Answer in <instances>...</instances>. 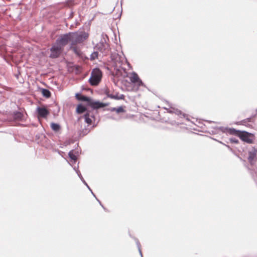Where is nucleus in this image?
<instances>
[{
	"label": "nucleus",
	"mask_w": 257,
	"mask_h": 257,
	"mask_svg": "<svg viewBox=\"0 0 257 257\" xmlns=\"http://www.w3.org/2000/svg\"><path fill=\"white\" fill-rule=\"evenodd\" d=\"M70 42L71 44L69 49L72 50L78 56H80V52L76 46V44L80 43V32L79 31L60 35L56 40L55 43L63 50L64 47Z\"/></svg>",
	"instance_id": "1"
},
{
	"label": "nucleus",
	"mask_w": 257,
	"mask_h": 257,
	"mask_svg": "<svg viewBox=\"0 0 257 257\" xmlns=\"http://www.w3.org/2000/svg\"><path fill=\"white\" fill-rule=\"evenodd\" d=\"M104 106V104L102 102L94 101L91 98L81 95V113L88 108L98 109Z\"/></svg>",
	"instance_id": "2"
},
{
	"label": "nucleus",
	"mask_w": 257,
	"mask_h": 257,
	"mask_svg": "<svg viewBox=\"0 0 257 257\" xmlns=\"http://www.w3.org/2000/svg\"><path fill=\"white\" fill-rule=\"evenodd\" d=\"M102 77V71L99 68L93 69L91 71L89 82L92 86H97L100 82Z\"/></svg>",
	"instance_id": "3"
},
{
	"label": "nucleus",
	"mask_w": 257,
	"mask_h": 257,
	"mask_svg": "<svg viewBox=\"0 0 257 257\" xmlns=\"http://www.w3.org/2000/svg\"><path fill=\"white\" fill-rule=\"evenodd\" d=\"M74 150H72L68 153V156L70 159L69 164L73 168V169L75 171L78 177L80 178V173L79 170L78 166L79 163H78L77 165H76V163L77 162V157L74 154Z\"/></svg>",
	"instance_id": "4"
},
{
	"label": "nucleus",
	"mask_w": 257,
	"mask_h": 257,
	"mask_svg": "<svg viewBox=\"0 0 257 257\" xmlns=\"http://www.w3.org/2000/svg\"><path fill=\"white\" fill-rule=\"evenodd\" d=\"M239 138L243 142L248 144H252L254 139V135L245 131H241Z\"/></svg>",
	"instance_id": "5"
},
{
	"label": "nucleus",
	"mask_w": 257,
	"mask_h": 257,
	"mask_svg": "<svg viewBox=\"0 0 257 257\" xmlns=\"http://www.w3.org/2000/svg\"><path fill=\"white\" fill-rule=\"evenodd\" d=\"M63 49L56 43L50 49L51 53L49 57L51 58H57L60 55Z\"/></svg>",
	"instance_id": "6"
},
{
	"label": "nucleus",
	"mask_w": 257,
	"mask_h": 257,
	"mask_svg": "<svg viewBox=\"0 0 257 257\" xmlns=\"http://www.w3.org/2000/svg\"><path fill=\"white\" fill-rule=\"evenodd\" d=\"M129 78L131 82L136 85L138 87L143 85L142 81L136 72H133L132 73L130 74Z\"/></svg>",
	"instance_id": "7"
},
{
	"label": "nucleus",
	"mask_w": 257,
	"mask_h": 257,
	"mask_svg": "<svg viewBox=\"0 0 257 257\" xmlns=\"http://www.w3.org/2000/svg\"><path fill=\"white\" fill-rule=\"evenodd\" d=\"M257 149L252 148L248 152V161L251 164H253L256 160Z\"/></svg>",
	"instance_id": "8"
},
{
	"label": "nucleus",
	"mask_w": 257,
	"mask_h": 257,
	"mask_svg": "<svg viewBox=\"0 0 257 257\" xmlns=\"http://www.w3.org/2000/svg\"><path fill=\"white\" fill-rule=\"evenodd\" d=\"M37 111L39 116L45 118L49 114V110L45 107L38 106L37 108Z\"/></svg>",
	"instance_id": "9"
},
{
	"label": "nucleus",
	"mask_w": 257,
	"mask_h": 257,
	"mask_svg": "<svg viewBox=\"0 0 257 257\" xmlns=\"http://www.w3.org/2000/svg\"><path fill=\"white\" fill-rule=\"evenodd\" d=\"M23 113L20 111H16L13 113V117L15 120H21L23 117Z\"/></svg>",
	"instance_id": "10"
},
{
	"label": "nucleus",
	"mask_w": 257,
	"mask_h": 257,
	"mask_svg": "<svg viewBox=\"0 0 257 257\" xmlns=\"http://www.w3.org/2000/svg\"><path fill=\"white\" fill-rule=\"evenodd\" d=\"M84 118L85 119V121L88 125H90L92 122V119L94 118V117L92 115V114H90V112H89L87 113L86 114L84 115Z\"/></svg>",
	"instance_id": "11"
},
{
	"label": "nucleus",
	"mask_w": 257,
	"mask_h": 257,
	"mask_svg": "<svg viewBox=\"0 0 257 257\" xmlns=\"http://www.w3.org/2000/svg\"><path fill=\"white\" fill-rule=\"evenodd\" d=\"M253 116L244 119L240 121V124L245 125L247 127H252V125L248 123V122H253Z\"/></svg>",
	"instance_id": "12"
},
{
	"label": "nucleus",
	"mask_w": 257,
	"mask_h": 257,
	"mask_svg": "<svg viewBox=\"0 0 257 257\" xmlns=\"http://www.w3.org/2000/svg\"><path fill=\"white\" fill-rule=\"evenodd\" d=\"M227 132L232 135H234L239 137L241 131L236 130L234 128H229Z\"/></svg>",
	"instance_id": "13"
},
{
	"label": "nucleus",
	"mask_w": 257,
	"mask_h": 257,
	"mask_svg": "<svg viewBox=\"0 0 257 257\" xmlns=\"http://www.w3.org/2000/svg\"><path fill=\"white\" fill-rule=\"evenodd\" d=\"M89 30V28L87 29L86 30V32L84 31L83 32H81V43L82 42V41H84L87 40L88 38V37H89V33H88Z\"/></svg>",
	"instance_id": "14"
},
{
	"label": "nucleus",
	"mask_w": 257,
	"mask_h": 257,
	"mask_svg": "<svg viewBox=\"0 0 257 257\" xmlns=\"http://www.w3.org/2000/svg\"><path fill=\"white\" fill-rule=\"evenodd\" d=\"M42 93L46 98H49L51 96V92L47 89L42 88Z\"/></svg>",
	"instance_id": "15"
},
{
	"label": "nucleus",
	"mask_w": 257,
	"mask_h": 257,
	"mask_svg": "<svg viewBox=\"0 0 257 257\" xmlns=\"http://www.w3.org/2000/svg\"><path fill=\"white\" fill-rule=\"evenodd\" d=\"M51 127L54 131L57 132L60 129V125L58 123L52 122Z\"/></svg>",
	"instance_id": "16"
},
{
	"label": "nucleus",
	"mask_w": 257,
	"mask_h": 257,
	"mask_svg": "<svg viewBox=\"0 0 257 257\" xmlns=\"http://www.w3.org/2000/svg\"><path fill=\"white\" fill-rule=\"evenodd\" d=\"M113 110L115 111L117 113H119L120 112H124L125 111L124 107H123V106H119L117 108H113Z\"/></svg>",
	"instance_id": "17"
},
{
	"label": "nucleus",
	"mask_w": 257,
	"mask_h": 257,
	"mask_svg": "<svg viewBox=\"0 0 257 257\" xmlns=\"http://www.w3.org/2000/svg\"><path fill=\"white\" fill-rule=\"evenodd\" d=\"M98 57V53L97 52H94L90 55V60L93 61L97 59Z\"/></svg>",
	"instance_id": "18"
},
{
	"label": "nucleus",
	"mask_w": 257,
	"mask_h": 257,
	"mask_svg": "<svg viewBox=\"0 0 257 257\" xmlns=\"http://www.w3.org/2000/svg\"><path fill=\"white\" fill-rule=\"evenodd\" d=\"M115 75H116L117 77L121 76L122 75L121 70L117 69L116 70Z\"/></svg>",
	"instance_id": "19"
},
{
	"label": "nucleus",
	"mask_w": 257,
	"mask_h": 257,
	"mask_svg": "<svg viewBox=\"0 0 257 257\" xmlns=\"http://www.w3.org/2000/svg\"><path fill=\"white\" fill-rule=\"evenodd\" d=\"M76 111L77 113L80 114V102L77 104Z\"/></svg>",
	"instance_id": "20"
},
{
	"label": "nucleus",
	"mask_w": 257,
	"mask_h": 257,
	"mask_svg": "<svg viewBox=\"0 0 257 257\" xmlns=\"http://www.w3.org/2000/svg\"><path fill=\"white\" fill-rule=\"evenodd\" d=\"M75 97L78 100L80 101V92L76 93L75 94Z\"/></svg>",
	"instance_id": "21"
},
{
	"label": "nucleus",
	"mask_w": 257,
	"mask_h": 257,
	"mask_svg": "<svg viewBox=\"0 0 257 257\" xmlns=\"http://www.w3.org/2000/svg\"><path fill=\"white\" fill-rule=\"evenodd\" d=\"M230 141H231V142L234 143H235V144H237L238 143V141L237 139H235V138L231 139H230Z\"/></svg>",
	"instance_id": "22"
},
{
	"label": "nucleus",
	"mask_w": 257,
	"mask_h": 257,
	"mask_svg": "<svg viewBox=\"0 0 257 257\" xmlns=\"http://www.w3.org/2000/svg\"><path fill=\"white\" fill-rule=\"evenodd\" d=\"M89 132V131L88 130V129H85V131H83L82 132V133L83 134V135H86L88 132Z\"/></svg>",
	"instance_id": "23"
},
{
	"label": "nucleus",
	"mask_w": 257,
	"mask_h": 257,
	"mask_svg": "<svg viewBox=\"0 0 257 257\" xmlns=\"http://www.w3.org/2000/svg\"><path fill=\"white\" fill-rule=\"evenodd\" d=\"M109 97H111V98H115L114 96H112V95H110Z\"/></svg>",
	"instance_id": "24"
},
{
	"label": "nucleus",
	"mask_w": 257,
	"mask_h": 257,
	"mask_svg": "<svg viewBox=\"0 0 257 257\" xmlns=\"http://www.w3.org/2000/svg\"><path fill=\"white\" fill-rule=\"evenodd\" d=\"M83 56H82V55L81 54V59H82V58H83Z\"/></svg>",
	"instance_id": "25"
}]
</instances>
